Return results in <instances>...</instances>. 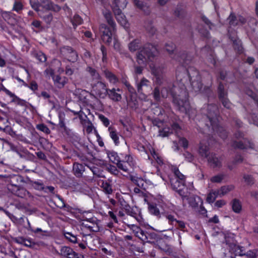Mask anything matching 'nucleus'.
Returning <instances> with one entry per match:
<instances>
[{
	"instance_id": "19",
	"label": "nucleus",
	"mask_w": 258,
	"mask_h": 258,
	"mask_svg": "<svg viewBox=\"0 0 258 258\" xmlns=\"http://www.w3.org/2000/svg\"><path fill=\"white\" fill-rule=\"evenodd\" d=\"M40 7L48 11L58 12L60 10V7L57 5L53 4L50 0H39Z\"/></svg>"
},
{
	"instance_id": "38",
	"label": "nucleus",
	"mask_w": 258,
	"mask_h": 258,
	"mask_svg": "<svg viewBox=\"0 0 258 258\" xmlns=\"http://www.w3.org/2000/svg\"><path fill=\"white\" fill-rule=\"evenodd\" d=\"M108 157L110 161L116 164L117 165H118V163L120 161V158L118 157L117 153L114 151L109 152L108 153Z\"/></svg>"
},
{
	"instance_id": "14",
	"label": "nucleus",
	"mask_w": 258,
	"mask_h": 258,
	"mask_svg": "<svg viewBox=\"0 0 258 258\" xmlns=\"http://www.w3.org/2000/svg\"><path fill=\"white\" fill-rule=\"evenodd\" d=\"M60 255L67 258H83L82 255H79L69 246H62L60 249Z\"/></svg>"
},
{
	"instance_id": "28",
	"label": "nucleus",
	"mask_w": 258,
	"mask_h": 258,
	"mask_svg": "<svg viewBox=\"0 0 258 258\" xmlns=\"http://www.w3.org/2000/svg\"><path fill=\"white\" fill-rule=\"evenodd\" d=\"M141 41L139 39H135L130 42L128 48L130 51L135 52L141 48Z\"/></svg>"
},
{
	"instance_id": "24",
	"label": "nucleus",
	"mask_w": 258,
	"mask_h": 258,
	"mask_svg": "<svg viewBox=\"0 0 258 258\" xmlns=\"http://www.w3.org/2000/svg\"><path fill=\"white\" fill-rule=\"evenodd\" d=\"M134 5L140 10L143 11L145 14L148 15L150 13V10L149 6L140 0H133Z\"/></svg>"
},
{
	"instance_id": "53",
	"label": "nucleus",
	"mask_w": 258,
	"mask_h": 258,
	"mask_svg": "<svg viewBox=\"0 0 258 258\" xmlns=\"http://www.w3.org/2000/svg\"><path fill=\"white\" fill-rule=\"evenodd\" d=\"M116 19L121 25L123 27L126 26L127 22L123 14H121V15L117 16V17H116Z\"/></svg>"
},
{
	"instance_id": "31",
	"label": "nucleus",
	"mask_w": 258,
	"mask_h": 258,
	"mask_svg": "<svg viewBox=\"0 0 258 258\" xmlns=\"http://www.w3.org/2000/svg\"><path fill=\"white\" fill-rule=\"evenodd\" d=\"M199 153L202 157L207 158L211 153H209L208 146L201 143L199 149Z\"/></svg>"
},
{
	"instance_id": "23",
	"label": "nucleus",
	"mask_w": 258,
	"mask_h": 258,
	"mask_svg": "<svg viewBox=\"0 0 258 258\" xmlns=\"http://www.w3.org/2000/svg\"><path fill=\"white\" fill-rule=\"evenodd\" d=\"M73 171L74 175L77 177H81L85 171V167L82 164L75 162L73 164Z\"/></svg>"
},
{
	"instance_id": "27",
	"label": "nucleus",
	"mask_w": 258,
	"mask_h": 258,
	"mask_svg": "<svg viewBox=\"0 0 258 258\" xmlns=\"http://www.w3.org/2000/svg\"><path fill=\"white\" fill-rule=\"evenodd\" d=\"M14 194L21 198L30 197L31 196V194L25 188L19 186L17 187V189L14 190Z\"/></svg>"
},
{
	"instance_id": "29",
	"label": "nucleus",
	"mask_w": 258,
	"mask_h": 258,
	"mask_svg": "<svg viewBox=\"0 0 258 258\" xmlns=\"http://www.w3.org/2000/svg\"><path fill=\"white\" fill-rule=\"evenodd\" d=\"M109 133V136L112 140L113 141L115 145H118L119 144V137L118 136L116 129L113 126H109L108 128Z\"/></svg>"
},
{
	"instance_id": "33",
	"label": "nucleus",
	"mask_w": 258,
	"mask_h": 258,
	"mask_svg": "<svg viewBox=\"0 0 258 258\" xmlns=\"http://www.w3.org/2000/svg\"><path fill=\"white\" fill-rule=\"evenodd\" d=\"M231 205L233 211L236 213L240 212L242 208V206L240 202L237 199H233L231 202Z\"/></svg>"
},
{
	"instance_id": "10",
	"label": "nucleus",
	"mask_w": 258,
	"mask_h": 258,
	"mask_svg": "<svg viewBox=\"0 0 258 258\" xmlns=\"http://www.w3.org/2000/svg\"><path fill=\"white\" fill-rule=\"evenodd\" d=\"M60 55L69 61L76 62L78 59L77 52L71 46H64L60 48Z\"/></svg>"
},
{
	"instance_id": "46",
	"label": "nucleus",
	"mask_w": 258,
	"mask_h": 258,
	"mask_svg": "<svg viewBox=\"0 0 258 258\" xmlns=\"http://www.w3.org/2000/svg\"><path fill=\"white\" fill-rule=\"evenodd\" d=\"M63 235L65 237V238L67 239H68L69 241H70L72 243H76L78 242V241H77L78 239H77V237L75 235L72 234L71 233L64 232Z\"/></svg>"
},
{
	"instance_id": "32",
	"label": "nucleus",
	"mask_w": 258,
	"mask_h": 258,
	"mask_svg": "<svg viewBox=\"0 0 258 258\" xmlns=\"http://www.w3.org/2000/svg\"><path fill=\"white\" fill-rule=\"evenodd\" d=\"M234 188L233 185H228L222 186L219 189L216 190L218 192L219 196L221 197Z\"/></svg>"
},
{
	"instance_id": "57",
	"label": "nucleus",
	"mask_w": 258,
	"mask_h": 258,
	"mask_svg": "<svg viewBox=\"0 0 258 258\" xmlns=\"http://www.w3.org/2000/svg\"><path fill=\"white\" fill-rule=\"evenodd\" d=\"M224 175L218 174L211 178V181L212 182L220 183L224 178Z\"/></svg>"
},
{
	"instance_id": "43",
	"label": "nucleus",
	"mask_w": 258,
	"mask_h": 258,
	"mask_svg": "<svg viewBox=\"0 0 258 258\" xmlns=\"http://www.w3.org/2000/svg\"><path fill=\"white\" fill-rule=\"evenodd\" d=\"M86 71L89 73L93 80H99L100 79V76L95 69L88 67L86 69Z\"/></svg>"
},
{
	"instance_id": "9",
	"label": "nucleus",
	"mask_w": 258,
	"mask_h": 258,
	"mask_svg": "<svg viewBox=\"0 0 258 258\" xmlns=\"http://www.w3.org/2000/svg\"><path fill=\"white\" fill-rule=\"evenodd\" d=\"M217 93L219 99L223 106L230 109L231 107L232 104L228 98L227 90L225 89L224 84L221 82H219Z\"/></svg>"
},
{
	"instance_id": "8",
	"label": "nucleus",
	"mask_w": 258,
	"mask_h": 258,
	"mask_svg": "<svg viewBox=\"0 0 258 258\" xmlns=\"http://www.w3.org/2000/svg\"><path fill=\"white\" fill-rule=\"evenodd\" d=\"M170 184L172 188L176 191L181 197L182 201L186 198L185 190H186L185 185V180H180L177 178H171Z\"/></svg>"
},
{
	"instance_id": "55",
	"label": "nucleus",
	"mask_w": 258,
	"mask_h": 258,
	"mask_svg": "<svg viewBox=\"0 0 258 258\" xmlns=\"http://www.w3.org/2000/svg\"><path fill=\"white\" fill-rule=\"evenodd\" d=\"M37 128L46 134H49L50 133V131L48 128V127L44 124L41 123L37 125Z\"/></svg>"
},
{
	"instance_id": "62",
	"label": "nucleus",
	"mask_w": 258,
	"mask_h": 258,
	"mask_svg": "<svg viewBox=\"0 0 258 258\" xmlns=\"http://www.w3.org/2000/svg\"><path fill=\"white\" fill-rule=\"evenodd\" d=\"M178 144L183 148H186L188 147V141L184 138H179L178 139Z\"/></svg>"
},
{
	"instance_id": "54",
	"label": "nucleus",
	"mask_w": 258,
	"mask_h": 258,
	"mask_svg": "<svg viewBox=\"0 0 258 258\" xmlns=\"http://www.w3.org/2000/svg\"><path fill=\"white\" fill-rule=\"evenodd\" d=\"M30 4L31 7L36 12L39 11L40 7V1L38 0H30Z\"/></svg>"
},
{
	"instance_id": "16",
	"label": "nucleus",
	"mask_w": 258,
	"mask_h": 258,
	"mask_svg": "<svg viewBox=\"0 0 258 258\" xmlns=\"http://www.w3.org/2000/svg\"><path fill=\"white\" fill-rule=\"evenodd\" d=\"M14 241L17 243L22 244L31 248H36V246H39V243L33 241L30 238H25L23 237H18L15 238Z\"/></svg>"
},
{
	"instance_id": "48",
	"label": "nucleus",
	"mask_w": 258,
	"mask_h": 258,
	"mask_svg": "<svg viewBox=\"0 0 258 258\" xmlns=\"http://www.w3.org/2000/svg\"><path fill=\"white\" fill-rule=\"evenodd\" d=\"M166 50L169 53V54L171 55L173 54V52L175 49V45L174 43L171 42H167L165 45Z\"/></svg>"
},
{
	"instance_id": "44",
	"label": "nucleus",
	"mask_w": 258,
	"mask_h": 258,
	"mask_svg": "<svg viewBox=\"0 0 258 258\" xmlns=\"http://www.w3.org/2000/svg\"><path fill=\"white\" fill-rule=\"evenodd\" d=\"M171 170L174 173V177L173 178H177L180 180H185V176L179 171L178 168L177 167L172 166L171 168Z\"/></svg>"
},
{
	"instance_id": "4",
	"label": "nucleus",
	"mask_w": 258,
	"mask_h": 258,
	"mask_svg": "<svg viewBox=\"0 0 258 258\" xmlns=\"http://www.w3.org/2000/svg\"><path fill=\"white\" fill-rule=\"evenodd\" d=\"M151 74L155 77V83L161 85L166 81L164 75V66L163 64L151 63L150 65Z\"/></svg>"
},
{
	"instance_id": "6",
	"label": "nucleus",
	"mask_w": 258,
	"mask_h": 258,
	"mask_svg": "<svg viewBox=\"0 0 258 258\" xmlns=\"http://www.w3.org/2000/svg\"><path fill=\"white\" fill-rule=\"evenodd\" d=\"M224 238L225 243L229 247L230 252L234 253L235 255H245L244 247L236 244L233 235L225 234Z\"/></svg>"
},
{
	"instance_id": "11",
	"label": "nucleus",
	"mask_w": 258,
	"mask_h": 258,
	"mask_svg": "<svg viewBox=\"0 0 258 258\" xmlns=\"http://www.w3.org/2000/svg\"><path fill=\"white\" fill-rule=\"evenodd\" d=\"M99 31L102 41L106 44L110 45L114 30H113L110 26L108 27L106 24H101L99 27Z\"/></svg>"
},
{
	"instance_id": "37",
	"label": "nucleus",
	"mask_w": 258,
	"mask_h": 258,
	"mask_svg": "<svg viewBox=\"0 0 258 258\" xmlns=\"http://www.w3.org/2000/svg\"><path fill=\"white\" fill-rule=\"evenodd\" d=\"M93 172V175L98 177L105 178V176L102 173V171L100 170L98 167L95 166H89L85 164Z\"/></svg>"
},
{
	"instance_id": "13",
	"label": "nucleus",
	"mask_w": 258,
	"mask_h": 258,
	"mask_svg": "<svg viewBox=\"0 0 258 258\" xmlns=\"http://www.w3.org/2000/svg\"><path fill=\"white\" fill-rule=\"evenodd\" d=\"M93 91L99 98L104 99L107 95L108 90L106 85L101 82L98 81L93 87Z\"/></svg>"
},
{
	"instance_id": "3",
	"label": "nucleus",
	"mask_w": 258,
	"mask_h": 258,
	"mask_svg": "<svg viewBox=\"0 0 258 258\" xmlns=\"http://www.w3.org/2000/svg\"><path fill=\"white\" fill-rule=\"evenodd\" d=\"M158 54L155 46L151 44L145 45L137 54L136 61L141 66H146L147 63L155 58Z\"/></svg>"
},
{
	"instance_id": "64",
	"label": "nucleus",
	"mask_w": 258,
	"mask_h": 258,
	"mask_svg": "<svg viewBox=\"0 0 258 258\" xmlns=\"http://www.w3.org/2000/svg\"><path fill=\"white\" fill-rule=\"evenodd\" d=\"M246 94L251 97L255 101V103L257 104L258 106V97H256L255 94L253 93L251 91L248 90L246 92Z\"/></svg>"
},
{
	"instance_id": "40",
	"label": "nucleus",
	"mask_w": 258,
	"mask_h": 258,
	"mask_svg": "<svg viewBox=\"0 0 258 258\" xmlns=\"http://www.w3.org/2000/svg\"><path fill=\"white\" fill-rule=\"evenodd\" d=\"M218 196H219L218 192L216 190H212L207 196V201L209 203H213Z\"/></svg>"
},
{
	"instance_id": "20",
	"label": "nucleus",
	"mask_w": 258,
	"mask_h": 258,
	"mask_svg": "<svg viewBox=\"0 0 258 258\" xmlns=\"http://www.w3.org/2000/svg\"><path fill=\"white\" fill-rule=\"evenodd\" d=\"M121 90L119 88H112L111 89H108L107 95L110 99L115 102H119L122 99V96L121 93Z\"/></svg>"
},
{
	"instance_id": "41",
	"label": "nucleus",
	"mask_w": 258,
	"mask_h": 258,
	"mask_svg": "<svg viewBox=\"0 0 258 258\" xmlns=\"http://www.w3.org/2000/svg\"><path fill=\"white\" fill-rule=\"evenodd\" d=\"M148 209L151 214L160 217V211L156 205L153 204H149Z\"/></svg>"
},
{
	"instance_id": "15",
	"label": "nucleus",
	"mask_w": 258,
	"mask_h": 258,
	"mask_svg": "<svg viewBox=\"0 0 258 258\" xmlns=\"http://www.w3.org/2000/svg\"><path fill=\"white\" fill-rule=\"evenodd\" d=\"M173 58L183 64H188L192 59V56L185 51H180L172 56Z\"/></svg>"
},
{
	"instance_id": "2",
	"label": "nucleus",
	"mask_w": 258,
	"mask_h": 258,
	"mask_svg": "<svg viewBox=\"0 0 258 258\" xmlns=\"http://www.w3.org/2000/svg\"><path fill=\"white\" fill-rule=\"evenodd\" d=\"M206 125L209 128V132H214L217 133L222 139H225L227 137V133L224 127L219 125L218 116L219 110L216 104H209L206 108Z\"/></svg>"
},
{
	"instance_id": "12",
	"label": "nucleus",
	"mask_w": 258,
	"mask_h": 258,
	"mask_svg": "<svg viewBox=\"0 0 258 258\" xmlns=\"http://www.w3.org/2000/svg\"><path fill=\"white\" fill-rule=\"evenodd\" d=\"M174 86L176 85L174 84L172 85L171 88L170 86H168V87H163L161 91L158 87H155L152 92L154 100L156 101L159 102L160 101L161 97L166 98L169 93H170V94L172 95L171 90L175 91ZM171 96H172V95Z\"/></svg>"
},
{
	"instance_id": "42",
	"label": "nucleus",
	"mask_w": 258,
	"mask_h": 258,
	"mask_svg": "<svg viewBox=\"0 0 258 258\" xmlns=\"http://www.w3.org/2000/svg\"><path fill=\"white\" fill-rule=\"evenodd\" d=\"M83 122H84L82 125L86 129L87 134H90L92 133L94 127L91 121L89 119H87V120H84Z\"/></svg>"
},
{
	"instance_id": "34",
	"label": "nucleus",
	"mask_w": 258,
	"mask_h": 258,
	"mask_svg": "<svg viewBox=\"0 0 258 258\" xmlns=\"http://www.w3.org/2000/svg\"><path fill=\"white\" fill-rule=\"evenodd\" d=\"M53 80L55 85L59 88H62L66 83L65 78H61L58 75L54 76Z\"/></svg>"
},
{
	"instance_id": "26",
	"label": "nucleus",
	"mask_w": 258,
	"mask_h": 258,
	"mask_svg": "<svg viewBox=\"0 0 258 258\" xmlns=\"http://www.w3.org/2000/svg\"><path fill=\"white\" fill-rule=\"evenodd\" d=\"M103 74L105 77L109 81L110 83L114 84L118 81L117 77L113 73L107 69L103 70Z\"/></svg>"
},
{
	"instance_id": "39",
	"label": "nucleus",
	"mask_w": 258,
	"mask_h": 258,
	"mask_svg": "<svg viewBox=\"0 0 258 258\" xmlns=\"http://www.w3.org/2000/svg\"><path fill=\"white\" fill-rule=\"evenodd\" d=\"M233 41V48L238 53H241L243 51V47L241 41L238 39H232Z\"/></svg>"
},
{
	"instance_id": "17",
	"label": "nucleus",
	"mask_w": 258,
	"mask_h": 258,
	"mask_svg": "<svg viewBox=\"0 0 258 258\" xmlns=\"http://www.w3.org/2000/svg\"><path fill=\"white\" fill-rule=\"evenodd\" d=\"M209 165L213 168H220L222 166L221 157L214 153H211L207 158Z\"/></svg>"
},
{
	"instance_id": "56",
	"label": "nucleus",
	"mask_w": 258,
	"mask_h": 258,
	"mask_svg": "<svg viewBox=\"0 0 258 258\" xmlns=\"http://www.w3.org/2000/svg\"><path fill=\"white\" fill-rule=\"evenodd\" d=\"M171 129L168 127H165L159 131V135L162 137L168 136L170 133Z\"/></svg>"
},
{
	"instance_id": "60",
	"label": "nucleus",
	"mask_w": 258,
	"mask_h": 258,
	"mask_svg": "<svg viewBox=\"0 0 258 258\" xmlns=\"http://www.w3.org/2000/svg\"><path fill=\"white\" fill-rule=\"evenodd\" d=\"M99 118L100 119V120L102 122V123L105 126H108L109 125L110 123L109 120L104 115L102 114H100L99 115Z\"/></svg>"
},
{
	"instance_id": "36",
	"label": "nucleus",
	"mask_w": 258,
	"mask_h": 258,
	"mask_svg": "<svg viewBox=\"0 0 258 258\" xmlns=\"http://www.w3.org/2000/svg\"><path fill=\"white\" fill-rule=\"evenodd\" d=\"M185 199H186L188 201L189 204L192 208H196L198 207L199 201H197V200L199 201L200 200V197L198 196H191L190 197H187V196H186V198H185L184 200Z\"/></svg>"
},
{
	"instance_id": "1",
	"label": "nucleus",
	"mask_w": 258,
	"mask_h": 258,
	"mask_svg": "<svg viewBox=\"0 0 258 258\" xmlns=\"http://www.w3.org/2000/svg\"><path fill=\"white\" fill-rule=\"evenodd\" d=\"M176 80L179 82V86H174L175 91L171 90L173 102L179 110L186 112L189 109L188 94L185 85L189 81L195 91L202 90L201 78L199 71L193 67H189L184 72L176 73Z\"/></svg>"
},
{
	"instance_id": "35",
	"label": "nucleus",
	"mask_w": 258,
	"mask_h": 258,
	"mask_svg": "<svg viewBox=\"0 0 258 258\" xmlns=\"http://www.w3.org/2000/svg\"><path fill=\"white\" fill-rule=\"evenodd\" d=\"M149 81L148 80L146 79L145 78H143L140 82L138 83L137 85V90L138 93H143V88L144 87H148L149 86Z\"/></svg>"
},
{
	"instance_id": "18",
	"label": "nucleus",
	"mask_w": 258,
	"mask_h": 258,
	"mask_svg": "<svg viewBox=\"0 0 258 258\" xmlns=\"http://www.w3.org/2000/svg\"><path fill=\"white\" fill-rule=\"evenodd\" d=\"M1 16L11 25L14 26L17 23V16L11 12L2 11Z\"/></svg>"
},
{
	"instance_id": "5",
	"label": "nucleus",
	"mask_w": 258,
	"mask_h": 258,
	"mask_svg": "<svg viewBox=\"0 0 258 258\" xmlns=\"http://www.w3.org/2000/svg\"><path fill=\"white\" fill-rule=\"evenodd\" d=\"M133 230L135 235L143 241L152 243L158 239V235L154 232L144 231L137 226H133Z\"/></svg>"
},
{
	"instance_id": "25",
	"label": "nucleus",
	"mask_w": 258,
	"mask_h": 258,
	"mask_svg": "<svg viewBox=\"0 0 258 258\" xmlns=\"http://www.w3.org/2000/svg\"><path fill=\"white\" fill-rule=\"evenodd\" d=\"M103 14L108 25L112 28L113 30H115L116 24L113 19L111 13L109 11L106 10L103 12Z\"/></svg>"
},
{
	"instance_id": "30",
	"label": "nucleus",
	"mask_w": 258,
	"mask_h": 258,
	"mask_svg": "<svg viewBox=\"0 0 258 258\" xmlns=\"http://www.w3.org/2000/svg\"><path fill=\"white\" fill-rule=\"evenodd\" d=\"M99 182L101 183V184H100V187L103 188V191L106 194L110 195L112 193L113 190L111 184L107 181L104 180H101Z\"/></svg>"
},
{
	"instance_id": "59",
	"label": "nucleus",
	"mask_w": 258,
	"mask_h": 258,
	"mask_svg": "<svg viewBox=\"0 0 258 258\" xmlns=\"http://www.w3.org/2000/svg\"><path fill=\"white\" fill-rule=\"evenodd\" d=\"M36 58L41 62H45L46 60V55L42 52H38L36 54Z\"/></svg>"
},
{
	"instance_id": "47",
	"label": "nucleus",
	"mask_w": 258,
	"mask_h": 258,
	"mask_svg": "<svg viewBox=\"0 0 258 258\" xmlns=\"http://www.w3.org/2000/svg\"><path fill=\"white\" fill-rule=\"evenodd\" d=\"M120 205L122 208L125 211L126 213L130 215H132V210L128 204H127L123 200L122 201H120Z\"/></svg>"
},
{
	"instance_id": "63",
	"label": "nucleus",
	"mask_w": 258,
	"mask_h": 258,
	"mask_svg": "<svg viewBox=\"0 0 258 258\" xmlns=\"http://www.w3.org/2000/svg\"><path fill=\"white\" fill-rule=\"evenodd\" d=\"M175 226H177L178 228L183 231L185 228V223L182 221L177 220L175 224Z\"/></svg>"
},
{
	"instance_id": "52",
	"label": "nucleus",
	"mask_w": 258,
	"mask_h": 258,
	"mask_svg": "<svg viewBox=\"0 0 258 258\" xmlns=\"http://www.w3.org/2000/svg\"><path fill=\"white\" fill-rule=\"evenodd\" d=\"M38 15L47 24H50L53 20L52 14L50 13H48L44 16H42L40 13H39Z\"/></svg>"
},
{
	"instance_id": "51",
	"label": "nucleus",
	"mask_w": 258,
	"mask_h": 258,
	"mask_svg": "<svg viewBox=\"0 0 258 258\" xmlns=\"http://www.w3.org/2000/svg\"><path fill=\"white\" fill-rule=\"evenodd\" d=\"M228 20L229 21V24L230 26H235L238 25V18L233 14H230L228 18Z\"/></svg>"
},
{
	"instance_id": "7",
	"label": "nucleus",
	"mask_w": 258,
	"mask_h": 258,
	"mask_svg": "<svg viewBox=\"0 0 258 258\" xmlns=\"http://www.w3.org/2000/svg\"><path fill=\"white\" fill-rule=\"evenodd\" d=\"M234 140L233 142V146L234 148L240 149H246L253 148V144L247 139L243 138V134L239 131H237L234 134Z\"/></svg>"
},
{
	"instance_id": "21",
	"label": "nucleus",
	"mask_w": 258,
	"mask_h": 258,
	"mask_svg": "<svg viewBox=\"0 0 258 258\" xmlns=\"http://www.w3.org/2000/svg\"><path fill=\"white\" fill-rule=\"evenodd\" d=\"M113 3L114 6L112 8V10L116 18L117 16L121 15V14H123L120 8H123L125 7L127 2L126 0H113Z\"/></svg>"
},
{
	"instance_id": "61",
	"label": "nucleus",
	"mask_w": 258,
	"mask_h": 258,
	"mask_svg": "<svg viewBox=\"0 0 258 258\" xmlns=\"http://www.w3.org/2000/svg\"><path fill=\"white\" fill-rule=\"evenodd\" d=\"M165 217L168 219L169 223L172 225H173L174 222L176 223L177 221L174 216L171 214H166Z\"/></svg>"
},
{
	"instance_id": "45",
	"label": "nucleus",
	"mask_w": 258,
	"mask_h": 258,
	"mask_svg": "<svg viewBox=\"0 0 258 258\" xmlns=\"http://www.w3.org/2000/svg\"><path fill=\"white\" fill-rule=\"evenodd\" d=\"M243 178L247 185H251L255 182V180L251 175L244 173L243 174Z\"/></svg>"
},
{
	"instance_id": "22",
	"label": "nucleus",
	"mask_w": 258,
	"mask_h": 258,
	"mask_svg": "<svg viewBox=\"0 0 258 258\" xmlns=\"http://www.w3.org/2000/svg\"><path fill=\"white\" fill-rule=\"evenodd\" d=\"M135 163H133L131 161H129V163L127 162H125L124 161H120L119 163H118L117 167L122 170L123 171L129 172L132 170L135 166Z\"/></svg>"
},
{
	"instance_id": "49",
	"label": "nucleus",
	"mask_w": 258,
	"mask_h": 258,
	"mask_svg": "<svg viewBox=\"0 0 258 258\" xmlns=\"http://www.w3.org/2000/svg\"><path fill=\"white\" fill-rule=\"evenodd\" d=\"M82 22V19L78 15H75L74 16L73 19L72 20V23L75 29L78 25L81 24Z\"/></svg>"
},
{
	"instance_id": "58",
	"label": "nucleus",
	"mask_w": 258,
	"mask_h": 258,
	"mask_svg": "<svg viewBox=\"0 0 258 258\" xmlns=\"http://www.w3.org/2000/svg\"><path fill=\"white\" fill-rule=\"evenodd\" d=\"M23 5L19 1H16L14 4L13 10L19 12L20 10L23 9Z\"/></svg>"
},
{
	"instance_id": "50",
	"label": "nucleus",
	"mask_w": 258,
	"mask_h": 258,
	"mask_svg": "<svg viewBox=\"0 0 258 258\" xmlns=\"http://www.w3.org/2000/svg\"><path fill=\"white\" fill-rule=\"evenodd\" d=\"M1 86L3 88V90L5 91V92L6 93L7 95L10 96L11 97H13V99L12 100L13 102H16L18 103H19L20 101V99L15 96V95L13 93H12L11 91H10L9 90L7 89L6 88H5L3 84H1Z\"/></svg>"
}]
</instances>
